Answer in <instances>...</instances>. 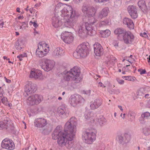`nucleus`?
I'll return each instance as SVG.
<instances>
[{
  "instance_id": "nucleus-1",
  "label": "nucleus",
  "mask_w": 150,
  "mask_h": 150,
  "mask_svg": "<svg viewBox=\"0 0 150 150\" xmlns=\"http://www.w3.org/2000/svg\"><path fill=\"white\" fill-rule=\"evenodd\" d=\"M76 124L75 118L71 117L65 125L64 130L66 133L61 131V127L57 126L52 134V138L54 140L57 139V143L59 146H65L67 140L71 141L75 136Z\"/></svg>"
},
{
  "instance_id": "nucleus-2",
  "label": "nucleus",
  "mask_w": 150,
  "mask_h": 150,
  "mask_svg": "<svg viewBox=\"0 0 150 150\" xmlns=\"http://www.w3.org/2000/svg\"><path fill=\"white\" fill-rule=\"evenodd\" d=\"M61 16L63 18L64 25L67 27L72 28L76 23V20L75 18L76 15L75 11L73 10L72 7L66 5L64 9L61 11Z\"/></svg>"
},
{
  "instance_id": "nucleus-3",
  "label": "nucleus",
  "mask_w": 150,
  "mask_h": 150,
  "mask_svg": "<svg viewBox=\"0 0 150 150\" xmlns=\"http://www.w3.org/2000/svg\"><path fill=\"white\" fill-rule=\"evenodd\" d=\"M80 74V69L75 66L68 71L64 77V81L67 84L71 80L79 81L81 79L79 77Z\"/></svg>"
},
{
  "instance_id": "nucleus-4",
  "label": "nucleus",
  "mask_w": 150,
  "mask_h": 150,
  "mask_svg": "<svg viewBox=\"0 0 150 150\" xmlns=\"http://www.w3.org/2000/svg\"><path fill=\"white\" fill-rule=\"evenodd\" d=\"M89 47L88 43H83L81 44L78 46L76 51L73 53L74 57L77 59L86 57L88 53Z\"/></svg>"
},
{
  "instance_id": "nucleus-5",
  "label": "nucleus",
  "mask_w": 150,
  "mask_h": 150,
  "mask_svg": "<svg viewBox=\"0 0 150 150\" xmlns=\"http://www.w3.org/2000/svg\"><path fill=\"white\" fill-rule=\"evenodd\" d=\"M96 131L95 129L87 130L82 134V138L88 144H91L96 139Z\"/></svg>"
},
{
  "instance_id": "nucleus-6",
  "label": "nucleus",
  "mask_w": 150,
  "mask_h": 150,
  "mask_svg": "<svg viewBox=\"0 0 150 150\" xmlns=\"http://www.w3.org/2000/svg\"><path fill=\"white\" fill-rule=\"evenodd\" d=\"M49 50L48 45L45 43L40 44V43L36 51V55L38 57H42L46 55Z\"/></svg>"
},
{
  "instance_id": "nucleus-7",
  "label": "nucleus",
  "mask_w": 150,
  "mask_h": 150,
  "mask_svg": "<svg viewBox=\"0 0 150 150\" xmlns=\"http://www.w3.org/2000/svg\"><path fill=\"white\" fill-rule=\"evenodd\" d=\"M43 100L42 96L38 94L31 95L28 98L27 102L30 105H34L39 104Z\"/></svg>"
},
{
  "instance_id": "nucleus-8",
  "label": "nucleus",
  "mask_w": 150,
  "mask_h": 150,
  "mask_svg": "<svg viewBox=\"0 0 150 150\" xmlns=\"http://www.w3.org/2000/svg\"><path fill=\"white\" fill-rule=\"evenodd\" d=\"M84 101V99L80 95L78 94L73 95L69 98V102L73 107H76L78 104L81 103Z\"/></svg>"
},
{
  "instance_id": "nucleus-9",
  "label": "nucleus",
  "mask_w": 150,
  "mask_h": 150,
  "mask_svg": "<svg viewBox=\"0 0 150 150\" xmlns=\"http://www.w3.org/2000/svg\"><path fill=\"white\" fill-rule=\"evenodd\" d=\"M83 12L85 14L86 16L89 18L92 17L94 19L93 17L95 16L96 12V10L92 6H88L86 5H83L82 9Z\"/></svg>"
},
{
  "instance_id": "nucleus-10",
  "label": "nucleus",
  "mask_w": 150,
  "mask_h": 150,
  "mask_svg": "<svg viewBox=\"0 0 150 150\" xmlns=\"http://www.w3.org/2000/svg\"><path fill=\"white\" fill-rule=\"evenodd\" d=\"M55 64L54 62L47 59H44L42 62L41 67L45 71H48L51 70Z\"/></svg>"
},
{
  "instance_id": "nucleus-11",
  "label": "nucleus",
  "mask_w": 150,
  "mask_h": 150,
  "mask_svg": "<svg viewBox=\"0 0 150 150\" xmlns=\"http://www.w3.org/2000/svg\"><path fill=\"white\" fill-rule=\"evenodd\" d=\"M89 23H86V33L88 35L92 36L96 33V31L93 29V27L92 25H94L97 22V20L93 19L92 20H89Z\"/></svg>"
},
{
  "instance_id": "nucleus-12",
  "label": "nucleus",
  "mask_w": 150,
  "mask_h": 150,
  "mask_svg": "<svg viewBox=\"0 0 150 150\" xmlns=\"http://www.w3.org/2000/svg\"><path fill=\"white\" fill-rule=\"evenodd\" d=\"M60 16H59L55 14L54 16H53L52 18V25L56 28L60 27L63 23L64 26L66 27L64 25V23L63 21L62 20V18Z\"/></svg>"
},
{
  "instance_id": "nucleus-13",
  "label": "nucleus",
  "mask_w": 150,
  "mask_h": 150,
  "mask_svg": "<svg viewBox=\"0 0 150 150\" xmlns=\"http://www.w3.org/2000/svg\"><path fill=\"white\" fill-rule=\"evenodd\" d=\"M1 146L3 148L13 150L14 148V144L13 142L8 139H5L1 143Z\"/></svg>"
},
{
  "instance_id": "nucleus-14",
  "label": "nucleus",
  "mask_w": 150,
  "mask_h": 150,
  "mask_svg": "<svg viewBox=\"0 0 150 150\" xmlns=\"http://www.w3.org/2000/svg\"><path fill=\"white\" fill-rule=\"evenodd\" d=\"M36 90V85L31 81L28 82L25 86V91L27 95L34 93Z\"/></svg>"
},
{
  "instance_id": "nucleus-15",
  "label": "nucleus",
  "mask_w": 150,
  "mask_h": 150,
  "mask_svg": "<svg viewBox=\"0 0 150 150\" xmlns=\"http://www.w3.org/2000/svg\"><path fill=\"white\" fill-rule=\"evenodd\" d=\"M61 38L65 43L68 44L72 42L74 38L72 33L66 32L61 34Z\"/></svg>"
},
{
  "instance_id": "nucleus-16",
  "label": "nucleus",
  "mask_w": 150,
  "mask_h": 150,
  "mask_svg": "<svg viewBox=\"0 0 150 150\" xmlns=\"http://www.w3.org/2000/svg\"><path fill=\"white\" fill-rule=\"evenodd\" d=\"M134 38V36L130 32L127 31L121 38V39H122L124 42L128 44L131 43Z\"/></svg>"
},
{
  "instance_id": "nucleus-17",
  "label": "nucleus",
  "mask_w": 150,
  "mask_h": 150,
  "mask_svg": "<svg viewBox=\"0 0 150 150\" xmlns=\"http://www.w3.org/2000/svg\"><path fill=\"white\" fill-rule=\"evenodd\" d=\"M29 77L38 80H42L43 78L42 72L39 70L31 71Z\"/></svg>"
},
{
  "instance_id": "nucleus-18",
  "label": "nucleus",
  "mask_w": 150,
  "mask_h": 150,
  "mask_svg": "<svg viewBox=\"0 0 150 150\" xmlns=\"http://www.w3.org/2000/svg\"><path fill=\"white\" fill-rule=\"evenodd\" d=\"M34 125L38 127L42 128L47 124V120L43 118L40 117L36 119L34 122Z\"/></svg>"
},
{
  "instance_id": "nucleus-19",
  "label": "nucleus",
  "mask_w": 150,
  "mask_h": 150,
  "mask_svg": "<svg viewBox=\"0 0 150 150\" xmlns=\"http://www.w3.org/2000/svg\"><path fill=\"white\" fill-rule=\"evenodd\" d=\"M127 10L132 18L135 19L137 17V9L135 6L133 5L128 6L127 8Z\"/></svg>"
},
{
  "instance_id": "nucleus-20",
  "label": "nucleus",
  "mask_w": 150,
  "mask_h": 150,
  "mask_svg": "<svg viewBox=\"0 0 150 150\" xmlns=\"http://www.w3.org/2000/svg\"><path fill=\"white\" fill-rule=\"evenodd\" d=\"M86 23H80L78 25V33L80 36H82L87 34Z\"/></svg>"
},
{
  "instance_id": "nucleus-21",
  "label": "nucleus",
  "mask_w": 150,
  "mask_h": 150,
  "mask_svg": "<svg viewBox=\"0 0 150 150\" xmlns=\"http://www.w3.org/2000/svg\"><path fill=\"white\" fill-rule=\"evenodd\" d=\"M64 54V51L62 48L59 47L55 48L52 53L53 57L55 58L60 57Z\"/></svg>"
},
{
  "instance_id": "nucleus-22",
  "label": "nucleus",
  "mask_w": 150,
  "mask_h": 150,
  "mask_svg": "<svg viewBox=\"0 0 150 150\" xmlns=\"http://www.w3.org/2000/svg\"><path fill=\"white\" fill-rule=\"evenodd\" d=\"M94 53L97 56H100L103 54V48L101 45L99 43H96L94 45Z\"/></svg>"
},
{
  "instance_id": "nucleus-23",
  "label": "nucleus",
  "mask_w": 150,
  "mask_h": 150,
  "mask_svg": "<svg viewBox=\"0 0 150 150\" xmlns=\"http://www.w3.org/2000/svg\"><path fill=\"white\" fill-rule=\"evenodd\" d=\"M123 23L130 29H133L134 28V24L132 20L130 18H125L123 19Z\"/></svg>"
},
{
  "instance_id": "nucleus-24",
  "label": "nucleus",
  "mask_w": 150,
  "mask_h": 150,
  "mask_svg": "<svg viewBox=\"0 0 150 150\" xmlns=\"http://www.w3.org/2000/svg\"><path fill=\"white\" fill-rule=\"evenodd\" d=\"M109 9L108 7H105L102 9L98 15V18L102 19L103 18L107 16L109 12Z\"/></svg>"
},
{
  "instance_id": "nucleus-25",
  "label": "nucleus",
  "mask_w": 150,
  "mask_h": 150,
  "mask_svg": "<svg viewBox=\"0 0 150 150\" xmlns=\"http://www.w3.org/2000/svg\"><path fill=\"white\" fill-rule=\"evenodd\" d=\"M102 101L101 99H97L91 103L90 107L92 109L94 110L99 107L102 104Z\"/></svg>"
},
{
  "instance_id": "nucleus-26",
  "label": "nucleus",
  "mask_w": 150,
  "mask_h": 150,
  "mask_svg": "<svg viewBox=\"0 0 150 150\" xmlns=\"http://www.w3.org/2000/svg\"><path fill=\"white\" fill-rule=\"evenodd\" d=\"M126 31L125 29L123 28H118L114 30V33L115 34L117 35L118 38L119 39H121V38Z\"/></svg>"
},
{
  "instance_id": "nucleus-27",
  "label": "nucleus",
  "mask_w": 150,
  "mask_h": 150,
  "mask_svg": "<svg viewBox=\"0 0 150 150\" xmlns=\"http://www.w3.org/2000/svg\"><path fill=\"white\" fill-rule=\"evenodd\" d=\"M139 8L143 11H146L147 9L145 0H140L138 2Z\"/></svg>"
},
{
  "instance_id": "nucleus-28",
  "label": "nucleus",
  "mask_w": 150,
  "mask_h": 150,
  "mask_svg": "<svg viewBox=\"0 0 150 150\" xmlns=\"http://www.w3.org/2000/svg\"><path fill=\"white\" fill-rule=\"evenodd\" d=\"M150 116V113L148 112H146L143 113L141 115L139 119V120L141 123L144 122V120L146 119H149Z\"/></svg>"
},
{
  "instance_id": "nucleus-29",
  "label": "nucleus",
  "mask_w": 150,
  "mask_h": 150,
  "mask_svg": "<svg viewBox=\"0 0 150 150\" xmlns=\"http://www.w3.org/2000/svg\"><path fill=\"white\" fill-rule=\"evenodd\" d=\"M59 115L62 118L67 117V113L65 112V109L63 107H61L59 109Z\"/></svg>"
},
{
  "instance_id": "nucleus-30",
  "label": "nucleus",
  "mask_w": 150,
  "mask_h": 150,
  "mask_svg": "<svg viewBox=\"0 0 150 150\" xmlns=\"http://www.w3.org/2000/svg\"><path fill=\"white\" fill-rule=\"evenodd\" d=\"M146 93L145 89L143 88H141L137 92V95L138 97L141 98L143 97Z\"/></svg>"
},
{
  "instance_id": "nucleus-31",
  "label": "nucleus",
  "mask_w": 150,
  "mask_h": 150,
  "mask_svg": "<svg viewBox=\"0 0 150 150\" xmlns=\"http://www.w3.org/2000/svg\"><path fill=\"white\" fill-rule=\"evenodd\" d=\"M100 34L103 38H107L110 35V31L109 30H102L100 32Z\"/></svg>"
},
{
  "instance_id": "nucleus-32",
  "label": "nucleus",
  "mask_w": 150,
  "mask_h": 150,
  "mask_svg": "<svg viewBox=\"0 0 150 150\" xmlns=\"http://www.w3.org/2000/svg\"><path fill=\"white\" fill-rule=\"evenodd\" d=\"M3 122L4 123V126L6 127V129L10 127L12 124L9 118L6 117L4 119V121Z\"/></svg>"
},
{
  "instance_id": "nucleus-33",
  "label": "nucleus",
  "mask_w": 150,
  "mask_h": 150,
  "mask_svg": "<svg viewBox=\"0 0 150 150\" xmlns=\"http://www.w3.org/2000/svg\"><path fill=\"white\" fill-rule=\"evenodd\" d=\"M22 40H18L15 43V47L18 50H21L22 48Z\"/></svg>"
},
{
  "instance_id": "nucleus-34",
  "label": "nucleus",
  "mask_w": 150,
  "mask_h": 150,
  "mask_svg": "<svg viewBox=\"0 0 150 150\" xmlns=\"http://www.w3.org/2000/svg\"><path fill=\"white\" fill-rule=\"evenodd\" d=\"M142 132L146 136L150 135V127H145L143 128Z\"/></svg>"
},
{
  "instance_id": "nucleus-35",
  "label": "nucleus",
  "mask_w": 150,
  "mask_h": 150,
  "mask_svg": "<svg viewBox=\"0 0 150 150\" xmlns=\"http://www.w3.org/2000/svg\"><path fill=\"white\" fill-rule=\"evenodd\" d=\"M66 4H63L62 3H58L55 7V9L58 10L61 12V11L64 9V7H65Z\"/></svg>"
},
{
  "instance_id": "nucleus-36",
  "label": "nucleus",
  "mask_w": 150,
  "mask_h": 150,
  "mask_svg": "<svg viewBox=\"0 0 150 150\" xmlns=\"http://www.w3.org/2000/svg\"><path fill=\"white\" fill-rule=\"evenodd\" d=\"M109 23V20L108 19H105L103 21L100 22L99 26L100 27H103L108 25Z\"/></svg>"
},
{
  "instance_id": "nucleus-37",
  "label": "nucleus",
  "mask_w": 150,
  "mask_h": 150,
  "mask_svg": "<svg viewBox=\"0 0 150 150\" xmlns=\"http://www.w3.org/2000/svg\"><path fill=\"white\" fill-rule=\"evenodd\" d=\"M117 139L120 143L122 144H125L124 137H123L122 135H118L117 136Z\"/></svg>"
},
{
  "instance_id": "nucleus-38",
  "label": "nucleus",
  "mask_w": 150,
  "mask_h": 150,
  "mask_svg": "<svg viewBox=\"0 0 150 150\" xmlns=\"http://www.w3.org/2000/svg\"><path fill=\"white\" fill-rule=\"evenodd\" d=\"M125 141V144L128 143L130 140L131 138V135L128 133H125L124 134Z\"/></svg>"
},
{
  "instance_id": "nucleus-39",
  "label": "nucleus",
  "mask_w": 150,
  "mask_h": 150,
  "mask_svg": "<svg viewBox=\"0 0 150 150\" xmlns=\"http://www.w3.org/2000/svg\"><path fill=\"white\" fill-rule=\"evenodd\" d=\"M106 122V120L104 117L98 119V122L100 126H103Z\"/></svg>"
},
{
  "instance_id": "nucleus-40",
  "label": "nucleus",
  "mask_w": 150,
  "mask_h": 150,
  "mask_svg": "<svg viewBox=\"0 0 150 150\" xmlns=\"http://www.w3.org/2000/svg\"><path fill=\"white\" fill-rule=\"evenodd\" d=\"M122 78L123 79L125 78V80H127L130 81H133L135 80V78L134 77H132L131 76H123Z\"/></svg>"
},
{
  "instance_id": "nucleus-41",
  "label": "nucleus",
  "mask_w": 150,
  "mask_h": 150,
  "mask_svg": "<svg viewBox=\"0 0 150 150\" xmlns=\"http://www.w3.org/2000/svg\"><path fill=\"white\" fill-rule=\"evenodd\" d=\"M73 145V144L71 142V141L67 140V142L66 143L65 145L66 147L68 149H70L71 148Z\"/></svg>"
},
{
  "instance_id": "nucleus-42",
  "label": "nucleus",
  "mask_w": 150,
  "mask_h": 150,
  "mask_svg": "<svg viewBox=\"0 0 150 150\" xmlns=\"http://www.w3.org/2000/svg\"><path fill=\"white\" fill-rule=\"evenodd\" d=\"M21 25L22 26V30L25 29L27 27V24L25 22H21Z\"/></svg>"
},
{
  "instance_id": "nucleus-43",
  "label": "nucleus",
  "mask_w": 150,
  "mask_h": 150,
  "mask_svg": "<svg viewBox=\"0 0 150 150\" xmlns=\"http://www.w3.org/2000/svg\"><path fill=\"white\" fill-rule=\"evenodd\" d=\"M0 100H1L2 102L4 103L5 104V105H7V103H6L7 101V98L5 97H3L2 98H1V99Z\"/></svg>"
},
{
  "instance_id": "nucleus-44",
  "label": "nucleus",
  "mask_w": 150,
  "mask_h": 150,
  "mask_svg": "<svg viewBox=\"0 0 150 150\" xmlns=\"http://www.w3.org/2000/svg\"><path fill=\"white\" fill-rule=\"evenodd\" d=\"M129 116L130 117H132L133 118H135V114L134 112H130L128 114Z\"/></svg>"
},
{
  "instance_id": "nucleus-45",
  "label": "nucleus",
  "mask_w": 150,
  "mask_h": 150,
  "mask_svg": "<svg viewBox=\"0 0 150 150\" xmlns=\"http://www.w3.org/2000/svg\"><path fill=\"white\" fill-rule=\"evenodd\" d=\"M4 128L6 129V126H4V123L3 122L1 121L0 122V129Z\"/></svg>"
},
{
  "instance_id": "nucleus-46",
  "label": "nucleus",
  "mask_w": 150,
  "mask_h": 150,
  "mask_svg": "<svg viewBox=\"0 0 150 150\" xmlns=\"http://www.w3.org/2000/svg\"><path fill=\"white\" fill-rule=\"evenodd\" d=\"M116 80L118 83L121 85L123 84L124 83V81L122 79H120L119 78H117Z\"/></svg>"
},
{
  "instance_id": "nucleus-47",
  "label": "nucleus",
  "mask_w": 150,
  "mask_h": 150,
  "mask_svg": "<svg viewBox=\"0 0 150 150\" xmlns=\"http://www.w3.org/2000/svg\"><path fill=\"white\" fill-rule=\"evenodd\" d=\"M138 71L140 72V73L141 74H144L146 73V71L145 69L143 70L142 69H139Z\"/></svg>"
},
{
  "instance_id": "nucleus-48",
  "label": "nucleus",
  "mask_w": 150,
  "mask_h": 150,
  "mask_svg": "<svg viewBox=\"0 0 150 150\" xmlns=\"http://www.w3.org/2000/svg\"><path fill=\"white\" fill-rule=\"evenodd\" d=\"M26 53H24L23 54H21V55H20L19 56H17V58H18V59L20 58V57H21V58H23L24 57H26Z\"/></svg>"
},
{
  "instance_id": "nucleus-49",
  "label": "nucleus",
  "mask_w": 150,
  "mask_h": 150,
  "mask_svg": "<svg viewBox=\"0 0 150 150\" xmlns=\"http://www.w3.org/2000/svg\"><path fill=\"white\" fill-rule=\"evenodd\" d=\"M140 36H142L143 37H144L145 38H146L148 36L146 33L145 32H144L143 33H140Z\"/></svg>"
},
{
  "instance_id": "nucleus-50",
  "label": "nucleus",
  "mask_w": 150,
  "mask_h": 150,
  "mask_svg": "<svg viewBox=\"0 0 150 150\" xmlns=\"http://www.w3.org/2000/svg\"><path fill=\"white\" fill-rule=\"evenodd\" d=\"M4 23L3 20H0V28H2L3 27Z\"/></svg>"
},
{
  "instance_id": "nucleus-51",
  "label": "nucleus",
  "mask_w": 150,
  "mask_h": 150,
  "mask_svg": "<svg viewBox=\"0 0 150 150\" xmlns=\"http://www.w3.org/2000/svg\"><path fill=\"white\" fill-rule=\"evenodd\" d=\"M30 23H32L33 24V26L37 28L38 26V25L35 22H32V21H31L30 22Z\"/></svg>"
},
{
  "instance_id": "nucleus-52",
  "label": "nucleus",
  "mask_w": 150,
  "mask_h": 150,
  "mask_svg": "<svg viewBox=\"0 0 150 150\" xmlns=\"http://www.w3.org/2000/svg\"><path fill=\"white\" fill-rule=\"evenodd\" d=\"M120 91L119 89H117L115 90V93L116 94H118L120 93Z\"/></svg>"
},
{
  "instance_id": "nucleus-53",
  "label": "nucleus",
  "mask_w": 150,
  "mask_h": 150,
  "mask_svg": "<svg viewBox=\"0 0 150 150\" xmlns=\"http://www.w3.org/2000/svg\"><path fill=\"white\" fill-rule=\"evenodd\" d=\"M98 86L105 87V86H104V84L100 82H99L98 83Z\"/></svg>"
},
{
  "instance_id": "nucleus-54",
  "label": "nucleus",
  "mask_w": 150,
  "mask_h": 150,
  "mask_svg": "<svg viewBox=\"0 0 150 150\" xmlns=\"http://www.w3.org/2000/svg\"><path fill=\"white\" fill-rule=\"evenodd\" d=\"M89 113H88L87 115L85 114L84 115L85 117L86 120H88L90 118V117L88 116V115H89Z\"/></svg>"
},
{
  "instance_id": "nucleus-55",
  "label": "nucleus",
  "mask_w": 150,
  "mask_h": 150,
  "mask_svg": "<svg viewBox=\"0 0 150 150\" xmlns=\"http://www.w3.org/2000/svg\"><path fill=\"white\" fill-rule=\"evenodd\" d=\"M109 0H95L96 2H102L104 1H106Z\"/></svg>"
},
{
  "instance_id": "nucleus-56",
  "label": "nucleus",
  "mask_w": 150,
  "mask_h": 150,
  "mask_svg": "<svg viewBox=\"0 0 150 150\" xmlns=\"http://www.w3.org/2000/svg\"><path fill=\"white\" fill-rule=\"evenodd\" d=\"M144 96L145 98H150L149 94H146L144 95Z\"/></svg>"
},
{
  "instance_id": "nucleus-57",
  "label": "nucleus",
  "mask_w": 150,
  "mask_h": 150,
  "mask_svg": "<svg viewBox=\"0 0 150 150\" xmlns=\"http://www.w3.org/2000/svg\"><path fill=\"white\" fill-rule=\"evenodd\" d=\"M118 107L120 109V110L122 111H123V109L122 108V106H120V105H118Z\"/></svg>"
},
{
  "instance_id": "nucleus-58",
  "label": "nucleus",
  "mask_w": 150,
  "mask_h": 150,
  "mask_svg": "<svg viewBox=\"0 0 150 150\" xmlns=\"http://www.w3.org/2000/svg\"><path fill=\"white\" fill-rule=\"evenodd\" d=\"M5 79L6 80V82L7 83H10L11 82V81L10 80L7 79V78H6L5 77Z\"/></svg>"
},
{
  "instance_id": "nucleus-59",
  "label": "nucleus",
  "mask_w": 150,
  "mask_h": 150,
  "mask_svg": "<svg viewBox=\"0 0 150 150\" xmlns=\"http://www.w3.org/2000/svg\"><path fill=\"white\" fill-rule=\"evenodd\" d=\"M3 97V93L1 92L0 93V99L1 98H2Z\"/></svg>"
},
{
  "instance_id": "nucleus-60",
  "label": "nucleus",
  "mask_w": 150,
  "mask_h": 150,
  "mask_svg": "<svg viewBox=\"0 0 150 150\" xmlns=\"http://www.w3.org/2000/svg\"><path fill=\"white\" fill-rule=\"evenodd\" d=\"M82 0H75L77 3H79Z\"/></svg>"
},
{
  "instance_id": "nucleus-61",
  "label": "nucleus",
  "mask_w": 150,
  "mask_h": 150,
  "mask_svg": "<svg viewBox=\"0 0 150 150\" xmlns=\"http://www.w3.org/2000/svg\"><path fill=\"white\" fill-rule=\"evenodd\" d=\"M18 13H20V8H17L16 9Z\"/></svg>"
},
{
  "instance_id": "nucleus-62",
  "label": "nucleus",
  "mask_w": 150,
  "mask_h": 150,
  "mask_svg": "<svg viewBox=\"0 0 150 150\" xmlns=\"http://www.w3.org/2000/svg\"><path fill=\"white\" fill-rule=\"evenodd\" d=\"M18 28H19V29L20 30H22V26H21V24L20 25H18Z\"/></svg>"
},
{
  "instance_id": "nucleus-63",
  "label": "nucleus",
  "mask_w": 150,
  "mask_h": 150,
  "mask_svg": "<svg viewBox=\"0 0 150 150\" xmlns=\"http://www.w3.org/2000/svg\"><path fill=\"white\" fill-rule=\"evenodd\" d=\"M23 18V16H20L18 17V18L19 19H22Z\"/></svg>"
},
{
  "instance_id": "nucleus-64",
  "label": "nucleus",
  "mask_w": 150,
  "mask_h": 150,
  "mask_svg": "<svg viewBox=\"0 0 150 150\" xmlns=\"http://www.w3.org/2000/svg\"><path fill=\"white\" fill-rule=\"evenodd\" d=\"M147 59H148V62L150 63V56H149V57L147 58Z\"/></svg>"
}]
</instances>
